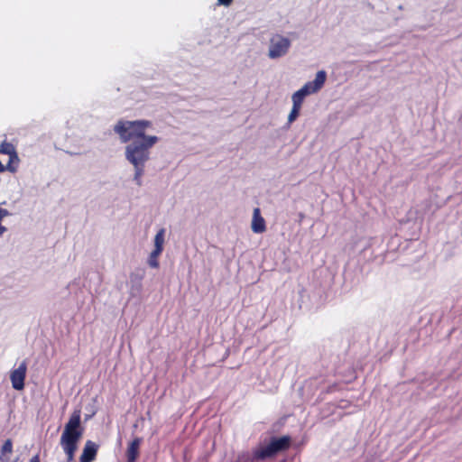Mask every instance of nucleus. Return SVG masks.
<instances>
[{"mask_svg":"<svg viewBox=\"0 0 462 462\" xmlns=\"http://www.w3.org/2000/svg\"><path fill=\"white\" fill-rule=\"evenodd\" d=\"M29 462H41L40 461V456L38 454H36L35 456H33Z\"/></svg>","mask_w":462,"mask_h":462,"instance_id":"18","label":"nucleus"},{"mask_svg":"<svg viewBox=\"0 0 462 462\" xmlns=\"http://www.w3.org/2000/svg\"><path fill=\"white\" fill-rule=\"evenodd\" d=\"M142 443L141 438L134 439L126 449V462H135L139 457V448Z\"/></svg>","mask_w":462,"mask_h":462,"instance_id":"11","label":"nucleus"},{"mask_svg":"<svg viewBox=\"0 0 462 462\" xmlns=\"http://www.w3.org/2000/svg\"><path fill=\"white\" fill-rule=\"evenodd\" d=\"M162 252L161 251H158L156 254H155V250L153 249V251L151 253L150 256H149V259H148V264L152 267V268H158L159 267V261H158V256L162 254Z\"/></svg>","mask_w":462,"mask_h":462,"instance_id":"14","label":"nucleus"},{"mask_svg":"<svg viewBox=\"0 0 462 462\" xmlns=\"http://www.w3.org/2000/svg\"><path fill=\"white\" fill-rule=\"evenodd\" d=\"M83 433L84 427L81 425V411L80 410H75L65 424L60 437V445L66 454L67 462H72L74 460L78 444Z\"/></svg>","mask_w":462,"mask_h":462,"instance_id":"2","label":"nucleus"},{"mask_svg":"<svg viewBox=\"0 0 462 462\" xmlns=\"http://www.w3.org/2000/svg\"><path fill=\"white\" fill-rule=\"evenodd\" d=\"M335 387H336L335 385L328 387V389L327 390V393H331V392H333V390H334V388H335Z\"/></svg>","mask_w":462,"mask_h":462,"instance_id":"19","label":"nucleus"},{"mask_svg":"<svg viewBox=\"0 0 462 462\" xmlns=\"http://www.w3.org/2000/svg\"><path fill=\"white\" fill-rule=\"evenodd\" d=\"M273 446L271 442L266 445L261 446L254 449L253 452V457L254 460H264L275 457Z\"/></svg>","mask_w":462,"mask_h":462,"instance_id":"9","label":"nucleus"},{"mask_svg":"<svg viewBox=\"0 0 462 462\" xmlns=\"http://www.w3.org/2000/svg\"><path fill=\"white\" fill-rule=\"evenodd\" d=\"M251 227L253 232L256 234L263 233L266 230L265 220L261 216V211L258 208L254 209Z\"/></svg>","mask_w":462,"mask_h":462,"instance_id":"10","label":"nucleus"},{"mask_svg":"<svg viewBox=\"0 0 462 462\" xmlns=\"http://www.w3.org/2000/svg\"><path fill=\"white\" fill-rule=\"evenodd\" d=\"M152 125L149 120H119L114 126L120 141L129 143L125 146V158L134 167V180L139 186L142 184L145 163L150 159V150L159 141L156 135L145 134L146 129L152 127Z\"/></svg>","mask_w":462,"mask_h":462,"instance_id":"1","label":"nucleus"},{"mask_svg":"<svg viewBox=\"0 0 462 462\" xmlns=\"http://www.w3.org/2000/svg\"><path fill=\"white\" fill-rule=\"evenodd\" d=\"M13 452V442L10 439H6L1 448V455L11 454Z\"/></svg>","mask_w":462,"mask_h":462,"instance_id":"15","label":"nucleus"},{"mask_svg":"<svg viewBox=\"0 0 462 462\" xmlns=\"http://www.w3.org/2000/svg\"><path fill=\"white\" fill-rule=\"evenodd\" d=\"M306 96L300 89L293 93L291 97L292 106L300 109Z\"/></svg>","mask_w":462,"mask_h":462,"instance_id":"13","label":"nucleus"},{"mask_svg":"<svg viewBox=\"0 0 462 462\" xmlns=\"http://www.w3.org/2000/svg\"><path fill=\"white\" fill-rule=\"evenodd\" d=\"M300 109L292 106V108L288 116V125L293 123L299 116Z\"/></svg>","mask_w":462,"mask_h":462,"instance_id":"16","label":"nucleus"},{"mask_svg":"<svg viewBox=\"0 0 462 462\" xmlns=\"http://www.w3.org/2000/svg\"><path fill=\"white\" fill-rule=\"evenodd\" d=\"M275 455L280 452L286 451L290 448L291 444V438L288 435L280 438L273 437L270 439Z\"/></svg>","mask_w":462,"mask_h":462,"instance_id":"8","label":"nucleus"},{"mask_svg":"<svg viewBox=\"0 0 462 462\" xmlns=\"http://www.w3.org/2000/svg\"><path fill=\"white\" fill-rule=\"evenodd\" d=\"M98 445L92 440H87L79 457V462H93L96 459Z\"/></svg>","mask_w":462,"mask_h":462,"instance_id":"7","label":"nucleus"},{"mask_svg":"<svg viewBox=\"0 0 462 462\" xmlns=\"http://www.w3.org/2000/svg\"><path fill=\"white\" fill-rule=\"evenodd\" d=\"M27 365L23 361L20 364V365L14 369L10 374V380L12 383V386L14 389L17 391H21L24 388V380L26 377Z\"/></svg>","mask_w":462,"mask_h":462,"instance_id":"5","label":"nucleus"},{"mask_svg":"<svg viewBox=\"0 0 462 462\" xmlns=\"http://www.w3.org/2000/svg\"><path fill=\"white\" fill-rule=\"evenodd\" d=\"M234 0H217V4L220 5L229 6L232 5Z\"/></svg>","mask_w":462,"mask_h":462,"instance_id":"17","label":"nucleus"},{"mask_svg":"<svg viewBox=\"0 0 462 462\" xmlns=\"http://www.w3.org/2000/svg\"><path fill=\"white\" fill-rule=\"evenodd\" d=\"M327 79L326 72L324 70H320L316 74V78L312 81L307 82L300 90L305 95H310L318 92L323 87Z\"/></svg>","mask_w":462,"mask_h":462,"instance_id":"6","label":"nucleus"},{"mask_svg":"<svg viewBox=\"0 0 462 462\" xmlns=\"http://www.w3.org/2000/svg\"><path fill=\"white\" fill-rule=\"evenodd\" d=\"M19 162L14 145L11 143L3 142L0 145V173L5 171L15 172Z\"/></svg>","mask_w":462,"mask_h":462,"instance_id":"3","label":"nucleus"},{"mask_svg":"<svg viewBox=\"0 0 462 462\" xmlns=\"http://www.w3.org/2000/svg\"><path fill=\"white\" fill-rule=\"evenodd\" d=\"M164 234L165 230L163 228H161L154 237V250L155 254L158 251L162 252L163 251V244H164Z\"/></svg>","mask_w":462,"mask_h":462,"instance_id":"12","label":"nucleus"},{"mask_svg":"<svg viewBox=\"0 0 462 462\" xmlns=\"http://www.w3.org/2000/svg\"><path fill=\"white\" fill-rule=\"evenodd\" d=\"M291 46V42L288 38L280 34L273 36L270 40L268 56L271 59H277L284 56Z\"/></svg>","mask_w":462,"mask_h":462,"instance_id":"4","label":"nucleus"}]
</instances>
